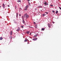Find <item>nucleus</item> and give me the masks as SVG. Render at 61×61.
Returning a JSON list of instances; mask_svg holds the SVG:
<instances>
[{
  "label": "nucleus",
  "instance_id": "nucleus-14",
  "mask_svg": "<svg viewBox=\"0 0 61 61\" xmlns=\"http://www.w3.org/2000/svg\"><path fill=\"white\" fill-rule=\"evenodd\" d=\"M20 30V29H17V31L18 32V31H19Z\"/></svg>",
  "mask_w": 61,
  "mask_h": 61
},
{
  "label": "nucleus",
  "instance_id": "nucleus-1",
  "mask_svg": "<svg viewBox=\"0 0 61 61\" xmlns=\"http://www.w3.org/2000/svg\"><path fill=\"white\" fill-rule=\"evenodd\" d=\"M26 17V18H28L29 17L28 15H27V14H25L24 15V17Z\"/></svg>",
  "mask_w": 61,
  "mask_h": 61
},
{
  "label": "nucleus",
  "instance_id": "nucleus-28",
  "mask_svg": "<svg viewBox=\"0 0 61 61\" xmlns=\"http://www.w3.org/2000/svg\"><path fill=\"white\" fill-rule=\"evenodd\" d=\"M40 7V8L42 7V6H39Z\"/></svg>",
  "mask_w": 61,
  "mask_h": 61
},
{
  "label": "nucleus",
  "instance_id": "nucleus-19",
  "mask_svg": "<svg viewBox=\"0 0 61 61\" xmlns=\"http://www.w3.org/2000/svg\"><path fill=\"white\" fill-rule=\"evenodd\" d=\"M58 13V11L57 10L56 11V14H57Z\"/></svg>",
  "mask_w": 61,
  "mask_h": 61
},
{
  "label": "nucleus",
  "instance_id": "nucleus-26",
  "mask_svg": "<svg viewBox=\"0 0 61 61\" xmlns=\"http://www.w3.org/2000/svg\"><path fill=\"white\" fill-rule=\"evenodd\" d=\"M52 23H53V24H54V23H55V22H54L53 21Z\"/></svg>",
  "mask_w": 61,
  "mask_h": 61
},
{
  "label": "nucleus",
  "instance_id": "nucleus-3",
  "mask_svg": "<svg viewBox=\"0 0 61 61\" xmlns=\"http://www.w3.org/2000/svg\"><path fill=\"white\" fill-rule=\"evenodd\" d=\"M44 4L45 5H48V4L45 1V3H44Z\"/></svg>",
  "mask_w": 61,
  "mask_h": 61
},
{
  "label": "nucleus",
  "instance_id": "nucleus-22",
  "mask_svg": "<svg viewBox=\"0 0 61 61\" xmlns=\"http://www.w3.org/2000/svg\"><path fill=\"white\" fill-rule=\"evenodd\" d=\"M28 2V3H29V5H30V3H29V2Z\"/></svg>",
  "mask_w": 61,
  "mask_h": 61
},
{
  "label": "nucleus",
  "instance_id": "nucleus-33",
  "mask_svg": "<svg viewBox=\"0 0 61 61\" xmlns=\"http://www.w3.org/2000/svg\"><path fill=\"white\" fill-rule=\"evenodd\" d=\"M37 9L36 8L35 9L36 10Z\"/></svg>",
  "mask_w": 61,
  "mask_h": 61
},
{
  "label": "nucleus",
  "instance_id": "nucleus-20",
  "mask_svg": "<svg viewBox=\"0 0 61 61\" xmlns=\"http://www.w3.org/2000/svg\"><path fill=\"white\" fill-rule=\"evenodd\" d=\"M18 2H21V0H18Z\"/></svg>",
  "mask_w": 61,
  "mask_h": 61
},
{
  "label": "nucleus",
  "instance_id": "nucleus-36",
  "mask_svg": "<svg viewBox=\"0 0 61 61\" xmlns=\"http://www.w3.org/2000/svg\"><path fill=\"white\" fill-rule=\"evenodd\" d=\"M0 7H1V6H0Z\"/></svg>",
  "mask_w": 61,
  "mask_h": 61
},
{
  "label": "nucleus",
  "instance_id": "nucleus-11",
  "mask_svg": "<svg viewBox=\"0 0 61 61\" xmlns=\"http://www.w3.org/2000/svg\"><path fill=\"white\" fill-rule=\"evenodd\" d=\"M43 16H45L46 15V14H42Z\"/></svg>",
  "mask_w": 61,
  "mask_h": 61
},
{
  "label": "nucleus",
  "instance_id": "nucleus-17",
  "mask_svg": "<svg viewBox=\"0 0 61 61\" xmlns=\"http://www.w3.org/2000/svg\"><path fill=\"white\" fill-rule=\"evenodd\" d=\"M9 37L10 38V39H12V37L11 36H10Z\"/></svg>",
  "mask_w": 61,
  "mask_h": 61
},
{
  "label": "nucleus",
  "instance_id": "nucleus-32",
  "mask_svg": "<svg viewBox=\"0 0 61 61\" xmlns=\"http://www.w3.org/2000/svg\"><path fill=\"white\" fill-rule=\"evenodd\" d=\"M34 24H36V22H34Z\"/></svg>",
  "mask_w": 61,
  "mask_h": 61
},
{
  "label": "nucleus",
  "instance_id": "nucleus-18",
  "mask_svg": "<svg viewBox=\"0 0 61 61\" xmlns=\"http://www.w3.org/2000/svg\"><path fill=\"white\" fill-rule=\"evenodd\" d=\"M22 18L23 20H24V16H22Z\"/></svg>",
  "mask_w": 61,
  "mask_h": 61
},
{
  "label": "nucleus",
  "instance_id": "nucleus-12",
  "mask_svg": "<svg viewBox=\"0 0 61 61\" xmlns=\"http://www.w3.org/2000/svg\"><path fill=\"white\" fill-rule=\"evenodd\" d=\"M29 32H30V31H28L27 32V34H29Z\"/></svg>",
  "mask_w": 61,
  "mask_h": 61
},
{
  "label": "nucleus",
  "instance_id": "nucleus-35",
  "mask_svg": "<svg viewBox=\"0 0 61 61\" xmlns=\"http://www.w3.org/2000/svg\"><path fill=\"white\" fill-rule=\"evenodd\" d=\"M8 6V7H9V6H10L9 5Z\"/></svg>",
  "mask_w": 61,
  "mask_h": 61
},
{
  "label": "nucleus",
  "instance_id": "nucleus-24",
  "mask_svg": "<svg viewBox=\"0 0 61 61\" xmlns=\"http://www.w3.org/2000/svg\"><path fill=\"white\" fill-rule=\"evenodd\" d=\"M19 15L20 16H21V15L20 14H19Z\"/></svg>",
  "mask_w": 61,
  "mask_h": 61
},
{
  "label": "nucleus",
  "instance_id": "nucleus-7",
  "mask_svg": "<svg viewBox=\"0 0 61 61\" xmlns=\"http://www.w3.org/2000/svg\"><path fill=\"white\" fill-rule=\"evenodd\" d=\"M3 38L2 37H0V40H2V39H3Z\"/></svg>",
  "mask_w": 61,
  "mask_h": 61
},
{
  "label": "nucleus",
  "instance_id": "nucleus-16",
  "mask_svg": "<svg viewBox=\"0 0 61 61\" xmlns=\"http://www.w3.org/2000/svg\"><path fill=\"white\" fill-rule=\"evenodd\" d=\"M12 31H11L10 34L11 36H12Z\"/></svg>",
  "mask_w": 61,
  "mask_h": 61
},
{
  "label": "nucleus",
  "instance_id": "nucleus-8",
  "mask_svg": "<svg viewBox=\"0 0 61 61\" xmlns=\"http://www.w3.org/2000/svg\"><path fill=\"white\" fill-rule=\"evenodd\" d=\"M27 40H28V39L25 40L24 41V42H27Z\"/></svg>",
  "mask_w": 61,
  "mask_h": 61
},
{
  "label": "nucleus",
  "instance_id": "nucleus-23",
  "mask_svg": "<svg viewBox=\"0 0 61 61\" xmlns=\"http://www.w3.org/2000/svg\"><path fill=\"white\" fill-rule=\"evenodd\" d=\"M45 13H46V14H48V12H45Z\"/></svg>",
  "mask_w": 61,
  "mask_h": 61
},
{
  "label": "nucleus",
  "instance_id": "nucleus-31",
  "mask_svg": "<svg viewBox=\"0 0 61 61\" xmlns=\"http://www.w3.org/2000/svg\"><path fill=\"white\" fill-rule=\"evenodd\" d=\"M15 9H16V6H15Z\"/></svg>",
  "mask_w": 61,
  "mask_h": 61
},
{
  "label": "nucleus",
  "instance_id": "nucleus-10",
  "mask_svg": "<svg viewBox=\"0 0 61 61\" xmlns=\"http://www.w3.org/2000/svg\"><path fill=\"white\" fill-rule=\"evenodd\" d=\"M45 30V28H42L41 29V30L42 31H43V30Z\"/></svg>",
  "mask_w": 61,
  "mask_h": 61
},
{
  "label": "nucleus",
  "instance_id": "nucleus-9",
  "mask_svg": "<svg viewBox=\"0 0 61 61\" xmlns=\"http://www.w3.org/2000/svg\"><path fill=\"white\" fill-rule=\"evenodd\" d=\"M37 36V35L36 34V35H35L33 37H34V38H35V37H36V36Z\"/></svg>",
  "mask_w": 61,
  "mask_h": 61
},
{
  "label": "nucleus",
  "instance_id": "nucleus-21",
  "mask_svg": "<svg viewBox=\"0 0 61 61\" xmlns=\"http://www.w3.org/2000/svg\"><path fill=\"white\" fill-rule=\"evenodd\" d=\"M21 27L22 28H24V26H21Z\"/></svg>",
  "mask_w": 61,
  "mask_h": 61
},
{
  "label": "nucleus",
  "instance_id": "nucleus-37",
  "mask_svg": "<svg viewBox=\"0 0 61 61\" xmlns=\"http://www.w3.org/2000/svg\"><path fill=\"white\" fill-rule=\"evenodd\" d=\"M29 43L28 42V44Z\"/></svg>",
  "mask_w": 61,
  "mask_h": 61
},
{
  "label": "nucleus",
  "instance_id": "nucleus-34",
  "mask_svg": "<svg viewBox=\"0 0 61 61\" xmlns=\"http://www.w3.org/2000/svg\"><path fill=\"white\" fill-rule=\"evenodd\" d=\"M32 33H30V35H31V34Z\"/></svg>",
  "mask_w": 61,
  "mask_h": 61
},
{
  "label": "nucleus",
  "instance_id": "nucleus-15",
  "mask_svg": "<svg viewBox=\"0 0 61 61\" xmlns=\"http://www.w3.org/2000/svg\"><path fill=\"white\" fill-rule=\"evenodd\" d=\"M23 22L24 24H25V21H24V20H23Z\"/></svg>",
  "mask_w": 61,
  "mask_h": 61
},
{
  "label": "nucleus",
  "instance_id": "nucleus-13",
  "mask_svg": "<svg viewBox=\"0 0 61 61\" xmlns=\"http://www.w3.org/2000/svg\"><path fill=\"white\" fill-rule=\"evenodd\" d=\"M16 17H18V13H16Z\"/></svg>",
  "mask_w": 61,
  "mask_h": 61
},
{
  "label": "nucleus",
  "instance_id": "nucleus-4",
  "mask_svg": "<svg viewBox=\"0 0 61 61\" xmlns=\"http://www.w3.org/2000/svg\"><path fill=\"white\" fill-rule=\"evenodd\" d=\"M37 38H34L33 39V40H34V41H36V40H37Z\"/></svg>",
  "mask_w": 61,
  "mask_h": 61
},
{
  "label": "nucleus",
  "instance_id": "nucleus-29",
  "mask_svg": "<svg viewBox=\"0 0 61 61\" xmlns=\"http://www.w3.org/2000/svg\"><path fill=\"white\" fill-rule=\"evenodd\" d=\"M27 1H28V2H29V1L30 0H27Z\"/></svg>",
  "mask_w": 61,
  "mask_h": 61
},
{
  "label": "nucleus",
  "instance_id": "nucleus-2",
  "mask_svg": "<svg viewBox=\"0 0 61 61\" xmlns=\"http://www.w3.org/2000/svg\"><path fill=\"white\" fill-rule=\"evenodd\" d=\"M28 5H27L25 7V10H27V9L28 8Z\"/></svg>",
  "mask_w": 61,
  "mask_h": 61
},
{
  "label": "nucleus",
  "instance_id": "nucleus-30",
  "mask_svg": "<svg viewBox=\"0 0 61 61\" xmlns=\"http://www.w3.org/2000/svg\"><path fill=\"white\" fill-rule=\"evenodd\" d=\"M52 12H53V13H54V10H53L52 11Z\"/></svg>",
  "mask_w": 61,
  "mask_h": 61
},
{
  "label": "nucleus",
  "instance_id": "nucleus-5",
  "mask_svg": "<svg viewBox=\"0 0 61 61\" xmlns=\"http://www.w3.org/2000/svg\"><path fill=\"white\" fill-rule=\"evenodd\" d=\"M2 5L3 7V8H5V4L4 3Z\"/></svg>",
  "mask_w": 61,
  "mask_h": 61
},
{
  "label": "nucleus",
  "instance_id": "nucleus-25",
  "mask_svg": "<svg viewBox=\"0 0 61 61\" xmlns=\"http://www.w3.org/2000/svg\"><path fill=\"white\" fill-rule=\"evenodd\" d=\"M51 6H53V5H51Z\"/></svg>",
  "mask_w": 61,
  "mask_h": 61
},
{
  "label": "nucleus",
  "instance_id": "nucleus-6",
  "mask_svg": "<svg viewBox=\"0 0 61 61\" xmlns=\"http://www.w3.org/2000/svg\"><path fill=\"white\" fill-rule=\"evenodd\" d=\"M48 25L49 27V28H50V27H51V26H50V24L49 23H48Z\"/></svg>",
  "mask_w": 61,
  "mask_h": 61
},
{
  "label": "nucleus",
  "instance_id": "nucleus-27",
  "mask_svg": "<svg viewBox=\"0 0 61 61\" xmlns=\"http://www.w3.org/2000/svg\"><path fill=\"white\" fill-rule=\"evenodd\" d=\"M20 10H22V9H21V8H20Z\"/></svg>",
  "mask_w": 61,
  "mask_h": 61
}]
</instances>
